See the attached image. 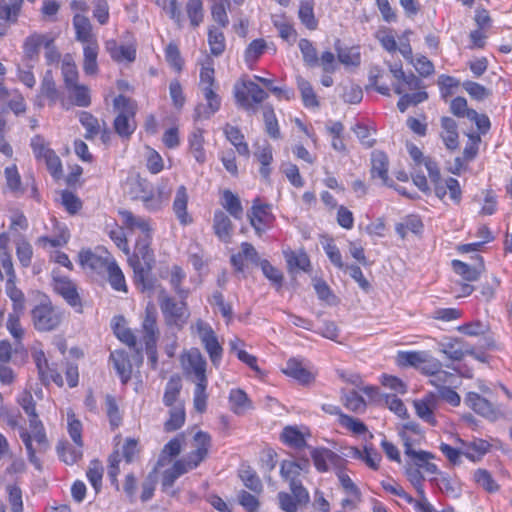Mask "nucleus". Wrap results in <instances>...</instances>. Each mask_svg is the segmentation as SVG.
Returning a JSON list of instances; mask_svg holds the SVG:
<instances>
[{"label":"nucleus","instance_id":"1","mask_svg":"<svg viewBox=\"0 0 512 512\" xmlns=\"http://www.w3.org/2000/svg\"><path fill=\"white\" fill-rule=\"evenodd\" d=\"M390 72L396 79L393 84L394 92L400 95L397 107L400 112H405L408 107L417 105L428 98V94L423 90L422 81L413 73L406 74L402 65H390Z\"/></svg>","mask_w":512,"mask_h":512},{"label":"nucleus","instance_id":"2","mask_svg":"<svg viewBox=\"0 0 512 512\" xmlns=\"http://www.w3.org/2000/svg\"><path fill=\"white\" fill-rule=\"evenodd\" d=\"M150 243L151 236H141L136 242L133 255L129 258V264L134 272L135 285L142 292L154 289V280L150 277V273L155 258Z\"/></svg>","mask_w":512,"mask_h":512},{"label":"nucleus","instance_id":"3","mask_svg":"<svg viewBox=\"0 0 512 512\" xmlns=\"http://www.w3.org/2000/svg\"><path fill=\"white\" fill-rule=\"evenodd\" d=\"M233 94L236 104L248 113H256L257 105L268 98V94L258 84L244 78L234 84Z\"/></svg>","mask_w":512,"mask_h":512},{"label":"nucleus","instance_id":"4","mask_svg":"<svg viewBox=\"0 0 512 512\" xmlns=\"http://www.w3.org/2000/svg\"><path fill=\"white\" fill-rule=\"evenodd\" d=\"M181 298L177 301L169 296L164 289L159 293L158 302L166 325L181 329L187 322L190 312L185 301Z\"/></svg>","mask_w":512,"mask_h":512},{"label":"nucleus","instance_id":"5","mask_svg":"<svg viewBox=\"0 0 512 512\" xmlns=\"http://www.w3.org/2000/svg\"><path fill=\"white\" fill-rule=\"evenodd\" d=\"M193 439L195 450L189 453L185 458L176 461L172 466L176 471V475L179 477L198 467L208 455V450L211 446L210 435L206 432L198 431Z\"/></svg>","mask_w":512,"mask_h":512},{"label":"nucleus","instance_id":"6","mask_svg":"<svg viewBox=\"0 0 512 512\" xmlns=\"http://www.w3.org/2000/svg\"><path fill=\"white\" fill-rule=\"evenodd\" d=\"M310 470V461L308 458H299L297 460H283L280 464L281 478L289 484L290 490L297 492V496L306 500V488L302 485L300 476L307 474Z\"/></svg>","mask_w":512,"mask_h":512},{"label":"nucleus","instance_id":"7","mask_svg":"<svg viewBox=\"0 0 512 512\" xmlns=\"http://www.w3.org/2000/svg\"><path fill=\"white\" fill-rule=\"evenodd\" d=\"M32 322L36 330L48 332L55 330L61 324L64 314L50 301L36 305L31 311Z\"/></svg>","mask_w":512,"mask_h":512},{"label":"nucleus","instance_id":"8","mask_svg":"<svg viewBox=\"0 0 512 512\" xmlns=\"http://www.w3.org/2000/svg\"><path fill=\"white\" fill-rule=\"evenodd\" d=\"M207 352L211 363L218 368L223 356V347L211 325L202 319H197L192 326Z\"/></svg>","mask_w":512,"mask_h":512},{"label":"nucleus","instance_id":"9","mask_svg":"<svg viewBox=\"0 0 512 512\" xmlns=\"http://www.w3.org/2000/svg\"><path fill=\"white\" fill-rule=\"evenodd\" d=\"M114 106L121 110L114 120V129L118 135L127 138L136 128L134 121L136 111L135 102L123 95H119L114 99Z\"/></svg>","mask_w":512,"mask_h":512},{"label":"nucleus","instance_id":"10","mask_svg":"<svg viewBox=\"0 0 512 512\" xmlns=\"http://www.w3.org/2000/svg\"><path fill=\"white\" fill-rule=\"evenodd\" d=\"M20 438L23 441L29 461L37 469H41V463L36 453H44L49 447V442L45 433V429L28 432L26 429H22L20 432Z\"/></svg>","mask_w":512,"mask_h":512},{"label":"nucleus","instance_id":"11","mask_svg":"<svg viewBox=\"0 0 512 512\" xmlns=\"http://www.w3.org/2000/svg\"><path fill=\"white\" fill-rule=\"evenodd\" d=\"M78 257L80 265L84 269H89L99 275L105 274L110 265L115 261L106 250H103L101 253L94 252L90 249L81 250Z\"/></svg>","mask_w":512,"mask_h":512},{"label":"nucleus","instance_id":"12","mask_svg":"<svg viewBox=\"0 0 512 512\" xmlns=\"http://www.w3.org/2000/svg\"><path fill=\"white\" fill-rule=\"evenodd\" d=\"M206 367V359L197 348H193L183 355V368L187 375L193 376L195 384L208 383Z\"/></svg>","mask_w":512,"mask_h":512},{"label":"nucleus","instance_id":"13","mask_svg":"<svg viewBox=\"0 0 512 512\" xmlns=\"http://www.w3.org/2000/svg\"><path fill=\"white\" fill-rule=\"evenodd\" d=\"M402 439L404 442V453L412 459L415 468H418L420 471L424 470V472L428 474L438 473L437 466L430 462L431 459L435 458L432 453L423 450H414L410 438L405 435V433H403Z\"/></svg>","mask_w":512,"mask_h":512},{"label":"nucleus","instance_id":"14","mask_svg":"<svg viewBox=\"0 0 512 512\" xmlns=\"http://www.w3.org/2000/svg\"><path fill=\"white\" fill-rule=\"evenodd\" d=\"M251 226L257 235L261 236L266 227L273 221L274 216L267 204H261L259 199L254 200L251 210L247 214Z\"/></svg>","mask_w":512,"mask_h":512},{"label":"nucleus","instance_id":"15","mask_svg":"<svg viewBox=\"0 0 512 512\" xmlns=\"http://www.w3.org/2000/svg\"><path fill=\"white\" fill-rule=\"evenodd\" d=\"M416 414L423 421L435 426L437 421L434 411L439 407V397L435 393H428L423 398L413 402Z\"/></svg>","mask_w":512,"mask_h":512},{"label":"nucleus","instance_id":"16","mask_svg":"<svg viewBox=\"0 0 512 512\" xmlns=\"http://www.w3.org/2000/svg\"><path fill=\"white\" fill-rule=\"evenodd\" d=\"M54 290L72 307H81V299L75 283L65 276H53Z\"/></svg>","mask_w":512,"mask_h":512},{"label":"nucleus","instance_id":"17","mask_svg":"<svg viewBox=\"0 0 512 512\" xmlns=\"http://www.w3.org/2000/svg\"><path fill=\"white\" fill-rule=\"evenodd\" d=\"M439 351L448 359L460 361L466 354H473V348L459 338H448L438 344Z\"/></svg>","mask_w":512,"mask_h":512},{"label":"nucleus","instance_id":"18","mask_svg":"<svg viewBox=\"0 0 512 512\" xmlns=\"http://www.w3.org/2000/svg\"><path fill=\"white\" fill-rule=\"evenodd\" d=\"M203 96L207 102L206 105L204 104H198L195 108V119H208L213 114H215L221 106V98L220 96L215 92L214 87L209 88L206 87L204 89H201Z\"/></svg>","mask_w":512,"mask_h":512},{"label":"nucleus","instance_id":"19","mask_svg":"<svg viewBox=\"0 0 512 512\" xmlns=\"http://www.w3.org/2000/svg\"><path fill=\"white\" fill-rule=\"evenodd\" d=\"M142 337L145 343L153 344L159 337L157 326V311L153 304H148L145 309V316L142 322Z\"/></svg>","mask_w":512,"mask_h":512},{"label":"nucleus","instance_id":"20","mask_svg":"<svg viewBox=\"0 0 512 512\" xmlns=\"http://www.w3.org/2000/svg\"><path fill=\"white\" fill-rule=\"evenodd\" d=\"M73 27L75 30V39L83 45L97 42V37L93 33L92 24L86 16L76 14L73 17Z\"/></svg>","mask_w":512,"mask_h":512},{"label":"nucleus","instance_id":"21","mask_svg":"<svg viewBox=\"0 0 512 512\" xmlns=\"http://www.w3.org/2000/svg\"><path fill=\"white\" fill-rule=\"evenodd\" d=\"M60 94L56 87V83L53 79L52 72L46 71L40 86V91L37 96L36 103L39 107H43L42 99L46 98L49 101V105H54L59 99Z\"/></svg>","mask_w":512,"mask_h":512},{"label":"nucleus","instance_id":"22","mask_svg":"<svg viewBox=\"0 0 512 512\" xmlns=\"http://www.w3.org/2000/svg\"><path fill=\"white\" fill-rule=\"evenodd\" d=\"M465 403L477 414L494 420L496 418V412L493 405L484 397L480 396L475 392H469L465 398Z\"/></svg>","mask_w":512,"mask_h":512},{"label":"nucleus","instance_id":"23","mask_svg":"<svg viewBox=\"0 0 512 512\" xmlns=\"http://www.w3.org/2000/svg\"><path fill=\"white\" fill-rule=\"evenodd\" d=\"M213 231L220 241L224 243L231 241L233 224L222 210H217L214 213Z\"/></svg>","mask_w":512,"mask_h":512},{"label":"nucleus","instance_id":"24","mask_svg":"<svg viewBox=\"0 0 512 512\" xmlns=\"http://www.w3.org/2000/svg\"><path fill=\"white\" fill-rule=\"evenodd\" d=\"M440 136L449 150H456L459 146L457 123L454 119L444 116L441 118Z\"/></svg>","mask_w":512,"mask_h":512},{"label":"nucleus","instance_id":"25","mask_svg":"<svg viewBox=\"0 0 512 512\" xmlns=\"http://www.w3.org/2000/svg\"><path fill=\"white\" fill-rule=\"evenodd\" d=\"M188 194L185 186H180L173 201V211L180 224L188 225L192 223V217L187 212Z\"/></svg>","mask_w":512,"mask_h":512},{"label":"nucleus","instance_id":"26","mask_svg":"<svg viewBox=\"0 0 512 512\" xmlns=\"http://www.w3.org/2000/svg\"><path fill=\"white\" fill-rule=\"evenodd\" d=\"M105 49L110 54L114 61H128L133 62L136 58V50L130 45H118L116 40H107L105 42Z\"/></svg>","mask_w":512,"mask_h":512},{"label":"nucleus","instance_id":"27","mask_svg":"<svg viewBox=\"0 0 512 512\" xmlns=\"http://www.w3.org/2000/svg\"><path fill=\"white\" fill-rule=\"evenodd\" d=\"M110 360L112 361L117 374L121 378L122 383H127L132 374V366L127 353L116 350L111 353Z\"/></svg>","mask_w":512,"mask_h":512},{"label":"nucleus","instance_id":"28","mask_svg":"<svg viewBox=\"0 0 512 512\" xmlns=\"http://www.w3.org/2000/svg\"><path fill=\"white\" fill-rule=\"evenodd\" d=\"M371 176L379 178L384 185H388V157L381 151L371 154Z\"/></svg>","mask_w":512,"mask_h":512},{"label":"nucleus","instance_id":"29","mask_svg":"<svg viewBox=\"0 0 512 512\" xmlns=\"http://www.w3.org/2000/svg\"><path fill=\"white\" fill-rule=\"evenodd\" d=\"M98 53L99 44L93 42L90 44L83 45V63L82 68L87 75H96L98 73Z\"/></svg>","mask_w":512,"mask_h":512},{"label":"nucleus","instance_id":"30","mask_svg":"<svg viewBox=\"0 0 512 512\" xmlns=\"http://www.w3.org/2000/svg\"><path fill=\"white\" fill-rule=\"evenodd\" d=\"M284 257L290 273H293L295 270L310 271L311 263L308 255L303 250L297 252L291 250L284 251Z\"/></svg>","mask_w":512,"mask_h":512},{"label":"nucleus","instance_id":"31","mask_svg":"<svg viewBox=\"0 0 512 512\" xmlns=\"http://www.w3.org/2000/svg\"><path fill=\"white\" fill-rule=\"evenodd\" d=\"M282 371L287 376L296 379L302 384H308L313 379L312 374L303 366L302 362L296 358H290Z\"/></svg>","mask_w":512,"mask_h":512},{"label":"nucleus","instance_id":"32","mask_svg":"<svg viewBox=\"0 0 512 512\" xmlns=\"http://www.w3.org/2000/svg\"><path fill=\"white\" fill-rule=\"evenodd\" d=\"M291 494L287 492H279L277 495L279 506L285 512H296L300 506H305L310 501V496L306 490V500L300 499L297 492L290 490Z\"/></svg>","mask_w":512,"mask_h":512},{"label":"nucleus","instance_id":"33","mask_svg":"<svg viewBox=\"0 0 512 512\" xmlns=\"http://www.w3.org/2000/svg\"><path fill=\"white\" fill-rule=\"evenodd\" d=\"M170 194L166 185H159L157 189L142 202L149 211H158L168 202Z\"/></svg>","mask_w":512,"mask_h":512},{"label":"nucleus","instance_id":"34","mask_svg":"<svg viewBox=\"0 0 512 512\" xmlns=\"http://www.w3.org/2000/svg\"><path fill=\"white\" fill-rule=\"evenodd\" d=\"M123 224L126 225L129 229H138L143 233V236H151V227L148 219L135 216L132 212L128 210H123L119 212Z\"/></svg>","mask_w":512,"mask_h":512},{"label":"nucleus","instance_id":"35","mask_svg":"<svg viewBox=\"0 0 512 512\" xmlns=\"http://www.w3.org/2000/svg\"><path fill=\"white\" fill-rule=\"evenodd\" d=\"M48 34H38L34 33L28 36L23 44V52L24 56L30 60H34L38 58L40 48L46 42Z\"/></svg>","mask_w":512,"mask_h":512},{"label":"nucleus","instance_id":"36","mask_svg":"<svg viewBox=\"0 0 512 512\" xmlns=\"http://www.w3.org/2000/svg\"><path fill=\"white\" fill-rule=\"evenodd\" d=\"M182 389L181 378L178 375L172 376L165 387V392L163 396V402L166 406L172 408L177 403L181 402L179 400L180 391Z\"/></svg>","mask_w":512,"mask_h":512},{"label":"nucleus","instance_id":"37","mask_svg":"<svg viewBox=\"0 0 512 512\" xmlns=\"http://www.w3.org/2000/svg\"><path fill=\"white\" fill-rule=\"evenodd\" d=\"M480 264L479 267H471L470 265L460 261V260H453L452 261V267L455 273L460 275L464 280L466 281H476L482 271L484 270V265L482 258L479 257Z\"/></svg>","mask_w":512,"mask_h":512},{"label":"nucleus","instance_id":"38","mask_svg":"<svg viewBox=\"0 0 512 512\" xmlns=\"http://www.w3.org/2000/svg\"><path fill=\"white\" fill-rule=\"evenodd\" d=\"M185 422V409L183 402L177 403L169 411V419L164 423L166 432L180 429Z\"/></svg>","mask_w":512,"mask_h":512},{"label":"nucleus","instance_id":"39","mask_svg":"<svg viewBox=\"0 0 512 512\" xmlns=\"http://www.w3.org/2000/svg\"><path fill=\"white\" fill-rule=\"evenodd\" d=\"M223 208H225L229 214L235 219H241L243 216V207L241 205L240 199L237 195L232 193L230 190H225L223 192Z\"/></svg>","mask_w":512,"mask_h":512},{"label":"nucleus","instance_id":"40","mask_svg":"<svg viewBox=\"0 0 512 512\" xmlns=\"http://www.w3.org/2000/svg\"><path fill=\"white\" fill-rule=\"evenodd\" d=\"M229 401L231 403V409L236 414H242L251 407V402L247 394L241 389L232 390L229 395Z\"/></svg>","mask_w":512,"mask_h":512},{"label":"nucleus","instance_id":"41","mask_svg":"<svg viewBox=\"0 0 512 512\" xmlns=\"http://www.w3.org/2000/svg\"><path fill=\"white\" fill-rule=\"evenodd\" d=\"M192 27H198L204 18L202 0H188L185 6Z\"/></svg>","mask_w":512,"mask_h":512},{"label":"nucleus","instance_id":"42","mask_svg":"<svg viewBox=\"0 0 512 512\" xmlns=\"http://www.w3.org/2000/svg\"><path fill=\"white\" fill-rule=\"evenodd\" d=\"M105 274L108 275V281L114 290L127 292L124 274L115 261L110 265Z\"/></svg>","mask_w":512,"mask_h":512},{"label":"nucleus","instance_id":"43","mask_svg":"<svg viewBox=\"0 0 512 512\" xmlns=\"http://www.w3.org/2000/svg\"><path fill=\"white\" fill-rule=\"evenodd\" d=\"M282 440L291 447L300 449L306 446L304 434L296 427L287 426L281 434Z\"/></svg>","mask_w":512,"mask_h":512},{"label":"nucleus","instance_id":"44","mask_svg":"<svg viewBox=\"0 0 512 512\" xmlns=\"http://www.w3.org/2000/svg\"><path fill=\"white\" fill-rule=\"evenodd\" d=\"M297 85L304 105L307 107H318L319 102L310 82L302 77H298Z\"/></svg>","mask_w":512,"mask_h":512},{"label":"nucleus","instance_id":"45","mask_svg":"<svg viewBox=\"0 0 512 512\" xmlns=\"http://www.w3.org/2000/svg\"><path fill=\"white\" fill-rule=\"evenodd\" d=\"M397 357L400 365L421 368L428 355L425 352H399Z\"/></svg>","mask_w":512,"mask_h":512},{"label":"nucleus","instance_id":"46","mask_svg":"<svg viewBox=\"0 0 512 512\" xmlns=\"http://www.w3.org/2000/svg\"><path fill=\"white\" fill-rule=\"evenodd\" d=\"M80 123L86 129L85 138L87 140H92L96 135L100 132V124L96 117H94L91 113L82 111L79 116Z\"/></svg>","mask_w":512,"mask_h":512},{"label":"nucleus","instance_id":"47","mask_svg":"<svg viewBox=\"0 0 512 512\" xmlns=\"http://www.w3.org/2000/svg\"><path fill=\"white\" fill-rule=\"evenodd\" d=\"M69 94L73 98L74 104L79 107H88L91 104L89 89L85 85H73L67 88Z\"/></svg>","mask_w":512,"mask_h":512},{"label":"nucleus","instance_id":"48","mask_svg":"<svg viewBox=\"0 0 512 512\" xmlns=\"http://www.w3.org/2000/svg\"><path fill=\"white\" fill-rule=\"evenodd\" d=\"M442 364L438 360H428L421 366V370L426 373L433 376V379H435L437 382L445 383L447 382V378L451 377L452 375L442 371Z\"/></svg>","mask_w":512,"mask_h":512},{"label":"nucleus","instance_id":"49","mask_svg":"<svg viewBox=\"0 0 512 512\" xmlns=\"http://www.w3.org/2000/svg\"><path fill=\"white\" fill-rule=\"evenodd\" d=\"M208 43L211 54L214 56L221 55L225 50L224 34L217 28H210L208 33Z\"/></svg>","mask_w":512,"mask_h":512},{"label":"nucleus","instance_id":"50","mask_svg":"<svg viewBox=\"0 0 512 512\" xmlns=\"http://www.w3.org/2000/svg\"><path fill=\"white\" fill-rule=\"evenodd\" d=\"M430 383L437 387V393L435 394L439 397V401L444 400L452 406H458L460 404L461 398L456 391L441 385L440 382H437L435 379H431Z\"/></svg>","mask_w":512,"mask_h":512},{"label":"nucleus","instance_id":"51","mask_svg":"<svg viewBox=\"0 0 512 512\" xmlns=\"http://www.w3.org/2000/svg\"><path fill=\"white\" fill-rule=\"evenodd\" d=\"M272 22L274 26L277 28L279 36L287 41V42H294L296 39V31L292 27V25L287 22L283 17L280 16H273Z\"/></svg>","mask_w":512,"mask_h":512},{"label":"nucleus","instance_id":"52","mask_svg":"<svg viewBox=\"0 0 512 512\" xmlns=\"http://www.w3.org/2000/svg\"><path fill=\"white\" fill-rule=\"evenodd\" d=\"M342 400L344 406L353 412H363L366 408L365 400L354 390L343 393Z\"/></svg>","mask_w":512,"mask_h":512},{"label":"nucleus","instance_id":"53","mask_svg":"<svg viewBox=\"0 0 512 512\" xmlns=\"http://www.w3.org/2000/svg\"><path fill=\"white\" fill-rule=\"evenodd\" d=\"M203 135L200 129L194 131L189 138L191 153L199 163L205 162V152L203 150Z\"/></svg>","mask_w":512,"mask_h":512},{"label":"nucleus","instance_id":"54","mask_svg":"<svg viewBox=\"0 0 512 512\" xmlns=\"http://www.w3.org/2000/svg\"><path fill=\"white\" fill-rule=\"evenodd\" d=\"M240 478L243 484L254 493L262 492V482L254 470L250 468L242 469L240 471Z\"/></svg>","mask_w":512,"mask_h":512},{"label":"nucleus","instance_id":"55","mask_svg":"<svg viewBox=\"0 0 512 512\" xmlns=\"http://www.w3.org/2000/svg\"><path fill=\"white\" fill-rule=\"evenodd\" d=\"M298 15L302 24H304L309 30H315L317 28V20L315 19L313 11V2H302Z\"/></svg>","mask_w":512,"mask_h":512},{"label":"nucleus","instance_id":"56","mask_svg":"<svg viewBox=\"0 0 512 512\" xmlns=\"http://www.w3.org/2000/svg\"><path fill=\"white\" fill-rule=\"evenodd\" d=\"M304 62L309 66H316L319 63L317 50L308 39H300L298 43Z\"/></svg>","mask_w":512,"mask_h":512},{"label":"nucleus","instance_id":"57","mask_svg":"<svg viewBox=\"0 0 512 512\" xmlns=\"http://www.w3.org/2000/svg\"><path fill=\"white\" fill-rule=\"evenodd\" d=\"M337 57L345 66H358L360 64V53L355 48H339L336 45Z\"/></svg>","mask_w":512,"mask_h":512},{"label":"nucleus","instance_id":"58","mask_svg":"<svg viewBox=\"0 0 512 512\" xmlns=\"http://www.w3.org/2000/svg\"><path fill=\"white\" fill-rule=\"evenodd\" d=\"M265 128L268 135L274 139L280 138L278 122L271 106H265L263 111Z\"/></svg>","mask_w":512,"mask_h":512},{"label":"nucleus","instance_id":"59","mask_svg":"<svg viewBox=\"0 0 512 512\" xmlns=\"http://www.w3.org/2000/svg\"><path fill=\"white\" fill-rule=\"evenodd\" d=\"M102 477H103V466L98 460H93L90 462V465L87 470V478L96 493L100 491L102 485Z\"/></svg>","mask_w":512,"mask_h":512},{"label":"nucleus","instance_id":"60","mask_svg":"<svg viewBox=\"0 0 512 512\" xmlns=\"http://www.w3.org/2000/svg\"><path fill=\"white\" fill-rule=\"evenodd\" d=\"M439 449L452 464H458L460 462L461 455H465L472 461L476 460V457L472 452L454 448L446 443H441Z\"/></svg>","mask_w":512,"mask_h":512},{"label":"nucleus","instance_id":"61","mask_svg":"<svg viewBox=\"0 0 512 512\" xmlns=\"http://www.w3.org/2000/svg\"><path fill=\"white\" fill-rule=\"evenodd\" d=\"M6 293L13 302V310L23 312L25 298L22 291L16 287L15 280H12V282L7 281Z\"/></svg>","mask_w":512,"mask_h":512},{"label":"nucleus","instance_id":"62","mask_svg":"<svg viewBox=\"0 0 512 512\" xmlns=\"http://www.w3.org/2000/svg\"><path fill=\"white\" fill-rule=\"evenodd\" d=\"M464 90L475 100L482 101L491 95V91L483 85L473 82L465 81L462 84Z\"/></svg>","mask_w":512,"mask_h":512},{"label":"nucleus","instance_id":"63","mask_svg":"<svg viewBox=\"0 0 512 512\" xmlns=\"http://www.w3.org/2000/svg\"><path fill=\"white\" fill-rule=\"evenodd\" d=\"M260 267L262 269L264 276L267 279H269L278 288L282 286L284 277L282 272L278 268L272 266L270 262L266 259L261 260Z\"/></svg>","mask_w":512,"mask_h":512},{"label":"nucleus","instance_id":"64","mask_svg":"<svg viewBox=\"0 0 512 512\" xmlns=\"http://www.w3.org/2000/svg\"><path fill=\"white\" fill-rule=\"evenodd\" d=\"M166 61L169 65L177 72H180L183 68V59L180 51L176 44L169 43L165 49Z\"/></svg>","mask_w":512,"mask_h":512}]
</instances>
